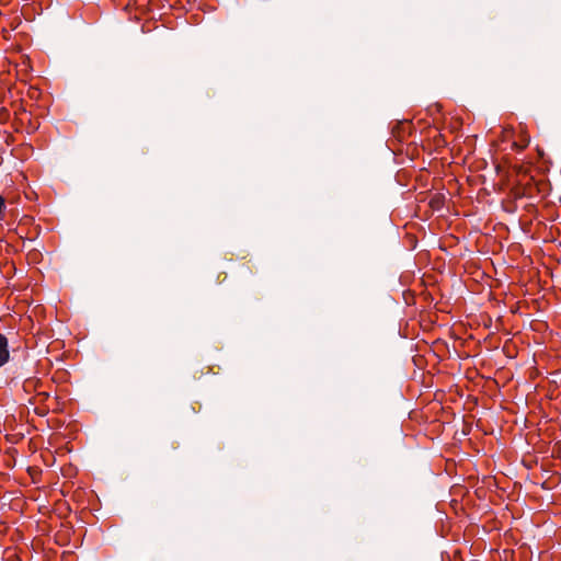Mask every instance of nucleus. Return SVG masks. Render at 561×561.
Listing matches in <instances>:
<instances>
[{
  "label": "nucleus",
  "mask_w": 561,
  "mask_h": 561,
  "mask_svg": "<svg viewBox=\"0 0 561 561\" xmlns=\"http://www.w3.org/2000/svg\"><path fill=\"white\" fill-rule=\"evenodd\" d=\"M10 358L8 339L0 333V368L4 366Z\"/></svg>",
  "instance_id": "nucleus-1"
},
{
  "label": "nucleus",
  "mask_w": 561,
  "mask_h": 561,
  "mask_svg": "<svg viewBox=\"0 0 561 561\" xmlns=\"http://www.w3.org/2000/svg\"><path fill=\"white\" fill-rule=\"evenodd\" d=\"M529 141H530L529 136L527 134H525V133H522L520 139L519 140H515L512 146H513L514 149L520 151V150L525 149L528 146Z\"/></svg>",
  "instance_id": "nucleus-2"
}]
</instances>
